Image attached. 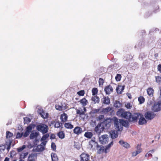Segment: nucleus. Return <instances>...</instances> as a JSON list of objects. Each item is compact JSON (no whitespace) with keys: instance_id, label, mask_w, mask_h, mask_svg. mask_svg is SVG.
Returning <instances> with one entry per match:
<instances>
[{"instance_id":"nucleus-63","label":"nucleus","mask_w":161,"mask_h":161,"mask_svg":"<svg viewBox=\"0 0 161 161\" xmlns=\"http://www.w3.org/2000/svg\"><path fill=\"white\" fill-rule=\"evenodd\" d=\"M9 159L8 157H6L4 160V161H9Z\"/></svg>"},{"instance_id":"nucleus-50","label":"nucleus","mask_w":161,"mask_h":161,"mask_svg":"<svg viewBox=\"0 0 161 161\" xmlns=\"http://www.w3.org/2000/svg\"><path fill=\"white\" fill-rule=\"evenodd\" d=\"M98 82L99 85H103L104 83V80L102 78H99Z\"/></svg>"},{"instance_id":"nucleus-28","label":"nucleus","mask_w":161,"mask_h":161,"mask_svg":"<svg viewBox=\"0 0 161 161\" xmlns=\"http://www.w3.org/2000/svg\"><path fill=\"white\" fill-rule=\"evenodd\" d=\"M64 127L67 129H72L74 127V126L71 123L68 122L64 124Z\"/></svg>"},{"instance_id":"nucleus-57","label":"nucleus","mask_w":161,"mask_h":161,"mask_svg":"<svg viewBox=\"0 0 161 161\" xmlns=\"http://www.w3.org/2000/svg\"><path fill=\"white\" fill-rule=\"evenodd\" d=\"M109 148H108L107 147H106V148L105 149L104 148V151L105 153H107L109 152Z\"/></svg>"},{"instance_id":"nucleus-62","label":"nucleus","mask_w":161,"mask_h":161,"mask_svg":"<svg viewBox=\"0 0 161 161\" xmlns=\"http://www.w3.org/2000/svg\"><path fill=\"white\" fill-rule=\"evenodd\" d=\"M155 151V150H154V149L152 150H151L149 151L148 152V153H153V152H154Z\"/></svg>"},{"instance_id":"nucleus-43","label":"nucleus","mask_w":161,"mask_h":161,"mask_svg":"<svg viewBox=\"0 0 161 161\" xmlns=\"http://www.w3.org/2000/svg\"><path fill=\"white\" fill-rule=\"evenodd\" d=\"M85 94V92L84 90L80 91L77 92V94L80 96H83Z\"/></svg>"},{"instance_id":"nucleus-61","label":"nucleus","mask_w":161,"mask_h":161,"mask_svg":"<svg viewBox=\"0 0 161 161\" xmlns=\"http://www.w3.org/2000/svg\"><path fill=\"white\" fill-rule=\"evenodd\" d=\"M46 142H47L46 141H43L42 143H41V144L42 145H44V146H45L46 144Z\"/></svg>"},{"instance_id":"nucleus-34","label":"nucleus","mask_w":161,"mask_h":161,"mask_svg":"<svg viewBox=\"0 0 161 161\" xmlns=\"http://www.w3.org/2000/svg\"><path fill=\"white\" fill-rule=\"evenodd\" d=\"M58 136L61 139H63L64 137V134L63 131H60L58 134Z\"/></svg>"},{"instance_id":"nucleus-21","label":"nucleus","mask_w":161,"mask_h":161,"mask_svg":"<svg viewBox=\"0 0 161 161\" xmlns=\"http://www.w3.org/2000/svg\"><path fill=\"white\" fill-rule=\"evenodd\" d=\"M103 100L102 101L103 103L107 105L110 103V99L108 97L103 96Z\"/></svg>"},{"instance_id":"nucleus-2","label":"nucleus","mask_w":161,"mask_h":161,"mask_svg":"<svg viewBox=\"0 0 161 161\" xmlns=\"http://www.w3.org/2000/svg\"><path fill=\"white\" fill-rule=\"evenodd\" d=\"M116 114L122 118L127 119L130 122H133L132 119L134 116V114L132 115L130 112L126 111L123 108L119 109L117 111Z\"/></svg>"},{"instance_id":"nucleus-12","label":"nucleus","mask_w":161,"mask_h":161,"mask_svg":"<svg viewBox=\"0 0 161 161\" xmlns=\"http://www.w3.org/2000/svg\"><path fill=\"white\" fill-rule=\"evenodd\" d=\"M119 123L120 124V126H122V128L123 129V126H124L126 128H128L129 126L130 125L129 122L123 119H119Z\"/></svg>"},{"instance_id":"nucleus-19","label":"nucleus","mask_w":161,"mask_h":161,"mask_svg":"<svg viewBox=\"0 0 161 161\" xmlns=\"http://www.w3.org/2000/svg\"><path fill=\"white\" fill-rule=\"evenodd\" d=\"M125 88L124 86H119L116 87V92L118 94H121L123 91L124 90Z\"/></svg>"},{"instance_id":"nucleus-3","label":"nucleus","mask_w":161,"mask_h":161,"mask_svg":"<svg viewBox=\"0 0 161 161\" xmlns=\"http://www.w3.org/2000/svg\"><path fill=\"white\" fill-rule=\"evenodd\" d=\"M139 119L138 124L140 125H143L147 123V120L143 117V115L142 114L139 113H134V116L133 119L132 120L133 122H136L137 120Z\"/></svg>"},{"instance_id":"nucleus-49","label":"nucleus","mask_w":161,"mask_h":161,"mask_svg":"<svg viewBox=\"0 0 161 161\" xmlns=\"http://www.w3.org/2000/svg\"><path fill=\"white\" fill-rule=\"evenodd\" d=\"M140 153V151H136V152H134L132 153V156L133 157L136 156L138 154Z\"/></svg>"},{"instance_id":"nucleus-31","label":"nucleus","mask_w":161,"mask_h":161,"mask_svg":"<svg viewBox=\"0 0 161 161\" xmlns=\"http://www.w3.org/2000/svg\"><path fill=\"white\" fill-rule=\"evenodd\" d=\"M62 126L63 124L62 123H60L58 121L56 122L54 125V127L55 128H57L61 127V128H62Z\"/></svg>"},{"instance_id":"nucleus-56","label":"nucleus","mask_w":161,"mask_h":161,"mask_svg":"<svg viewBox=\"0 0 161 161\" xmlns=\"http://www.w3.org/2000/svg\"><path fill=\"white\" fill-rule=\"evenodd\" d=\"M56 136L54 134H52L50 136V138L51 139H54L55 138Z\"/></svg>"},{"instance_id":"nucleus-29","label":"nucleus","mask_w":161,"mask_h":161,"mask_svg":"<svg viewBox=\"0 0 161 161\" xmlns=\"http://www.w3.org/2000/svg\"><path fill=\"white\" fill-rule=\"evenodd\" d=\"M93 136V134L92 132H86L84 134V136L86 138L90 139Z\"/></svg>"},{"instance_id":"nucleus-20","label":"nucleus","mask_w":161,"mask_h":161,"mask_svg":"<svg viewBox=\"0 0 161 161\" xmlns=\"http://www.w3.org/2000/svg\"><path fill=\"white\" fill-rule=\"evenodd\" d=\"M97 153L101 154L103 153L104 150V147L102 145L97 146Z\"/></svg>"},{"instance_id":"nucleus-1","label":"nucleus","mask_w":161,"mask_h":161,"mask_svg":"<svg viewBox=\"0 0 161 161\" xmlns=\"http://www.w3.org/2000/svg\"><path fill=\"white\" fill-rule=\"evenodd\" d=\"M111 120L110 118H107L103 122L98 124L95 128V131L97 133L100 134L104 130L108 129L111 126Z\"/></svg>"},{"instance_id":"nucleus-17","label":"nucleus","mask_w":161,"mask_h":161,"mask_svg":"<svg viewBox=\"0 0 161 161\" xmlns=\"http://www.w3.org/2000/svg\"><path fill=\"white\" fill-rule=\"evenodd\" d=\"M68 119V116L67 114L64 113L61 115L60 119L61 121L63 123H64L67 121Z\"/></svg>"},{"instance_id":"nucleus-16","label":"nucleus","mask_w":161,"mask_h":161,"mask_svg":"<svg viewBox=\"0 0 161 161\" xmlns=\"http://www.w3.org/2000/svg\"><path fill=\"white\" fill-rule=\"evenodd\" d=\"M119 144L123 147L126 148L130 147V144L127 142H124L123 140H120L119 141Z\"/></svg>"},{"instance_id":"nucleus-39","label":"nucleus","mask_w":161,"mask_h":161,"mask_svg":"<svg viewBox=\"0 0 161 161\" xmlns=\"http://www.w3.org/2000/svg\"><path fill=\"white\" fill-rule=\"evenodd\" d=\"M98 92V90L97 88H93L92 90V93L93 96H95Z\"/></svg>"},{"instance_id":"nucleus-53","label":"nucleus","mask_w":161,"mask_h":161,"mask_svg":"<svg viewBox=\"0 0 161 161\" xmlns=\"http://www.w3.org/2000/svg\"><path fill=\"white\" fill-rule=\"evenodd\" d=\"M125 107L127 108H130L131 107V106L130 105V103H127L125 105Z\"/></svg>"},{"instance_id":"nucleus-59","label":"nucleus","mask_w":161,"mask_h":161,"mask_svg":"<svg viewBox=\"0 0 161 161\" xmlns=\"http://www.w3.org/2000/svg\"><path fill=\"white\" fill-rule=\"evenodd\" d=\"M99 110H100L99 109H94L93 110V113H97L99 111Z\"/></svg>"},{"instance_id":"nucleus-47","label":"nucleus","mask_w":161,"mask_h":161,"mask_svg":"<svg viewBox=\"0 0 161 161\" xmlns=\"http://www.w3.org/2000/svg\"><path fill=\"white\" fill-rule=\"evenodd\" d=\"M76 113L77 114H79L80 116L83 115L85 114L84 112H81V111L79 110H77Z\"/></svg>"},{"instance_id":"nucleus-44","label":"nucleus","mask_w":161,"mask_h":161,"mask_svg":"<svg viewBox=\"0 0 161 161\" xmlns=\"http://www.w3.org/2000/svg\"><path fill=\"white\" fill-rule=\"evenodd\" d=\"M55 108L57 110L61 111L62 110V106H60L59 105H56L55 106Z\"/></svg>"},{"instance_id":"nucleus-5","label":"nucleus","mask_w":161,"mask_h":161,"mask_svg":"<svg viewBox=\"0 0 161 161\" xmlns=\"http://www.w3.org/2000/svg\"><path fill=\"white\" fill-rule=\"evenodd\" d=\"M113 120L116 130L117 131H122V126H120V124L119 123V121L118 119L116 117H114L113 118Z\"/></svg>"},{"instance_id":"nucleus-22","label":"nucleus","mask_w":161,"mask_h":161,"mask_svg":"<svg viewBox=\"0 0 161 161\" xmlns=\"http://www.w3.org/2000/svg\"><path fill=\"white\" fill-rule=\"evenodd\" d=\"M38 134V132L34 131H33L30 134V139H32L36 138Z\"/></svg>"},{"instance_id":"nucleus-54","label":"nucleus","mask_w":161,"mask_h":161,"mask_svg":"<svg viewBox=\"0 0 161 161\" xmlns=\"http://www.w3.org/2000/svg\"><path fill=\"white\" fill-rule=\"evenodd\" d=\"M104 117V116L103 115H100L98 117V119L99 120H100L103 119Z\"/></svg>"},{"instance_id":"nucleus-45","label":"nucleus","mask_w":161,"mask_h":161,"mask_svg":"<svg viewBox=\"0 0 161 161\" xmlns=\"http://www.w3.org/2000/svg\"><path fill=\"white\" fill-rule=\"evenodd\" d=\"M51 147L53 151H54L56 150V145L55 143L53 142L52 143Z\"/></svg>"},{"instance_id":"nucleus-13","label":"nucleus","mask_w":161,"mask_h":161,"mask_svg":"<svg viewBox=\"0 0 161 161\" xmlns=\"http://www.w3.org/2000/svg\"><path fill=\"white\" fill-rule=\"evenodd\" d=\"M81 161H88L89 156L87 154L83 153L80 156Z\"/></svg>"},{"instance_id":"nucleus-8","label":"nucleus","mask_w":161,"mask_h":161,"mask_svg":"<svg viewBox=\"0 0 161 161\" xmlns=\"http://www.w3.org/2000/svg\"><path fill=\"white\" fill-rule=\"evenodd\" d=\"M152 110L154 112H157L161 110V103L158 102L155 103L152 106Z\"/></svg>"},{"instance_id":"nucleus-27","label":"nucleus","mask_w":161,"mask_h":161,"mask_svg":"<svg viewBox=\"0 0 161 161\" xmlns=\"http://www.w3.org/2000/svg\"><path fill=\"white\" fill-rule=\"evenodd\" d=\"M51 157L52 161H57L58 160L57 154L55 153H52L51 154Z\"/></svg>"},{"instance_id":"nucleus-15","label":"nucleus","mask_w":161,"mask_h":161,"mask_svg":"<svg viewBox=\"0 0 161 161\" xmlns=\"http://www.w3.org/2000/svg\"><path fill=\"white\" fill-rule=\"evenodd\" d=\"M38 112L43 118H47L48 117V114L46 113V114H45V112L43 109H39Z\"/></svg>"},{"instance_id":"nucleus-40","label":"nucleus","mask_w":161,"mask_h":161,"mask_svg":"<svg viewBox=\"0 0 161 161\" xmlns=\"http://www.w3.org/2000/svg\"><path fill=\"white\" fill-rule=\"evenodd\" d=\"M49 136V135L48 134H46L44 135L41 139V141L46 140Z\"/></svg>"},{"instance_id":"nucleus-9","label":"nucleus","mask_w":161,"mask_h":161,"mask_svg":"<svg viewBox=\"0 0 161 161\" xmlns=\"http://www.w3.org/2000/svg\"><path fill=\"white\" fill-rule=\"evenodd\" d=\"M99 141L101 143L103 144H106L108 142V137L107 135H102L99 138Z\"/></svg>"},{"instance_id":"nucleus-10","label":"nucleus","mask_w":161,"mask_h":161,"mask_svg":"<svg viewBox=\"0 0 161 161\" xmlns=\"http://www.w3.org/2000/svg\"><path fill=\"white\" fill-rule=\"evenodd\" d=\"M118 131L117 130H113L110 131L109 132V135L112 139H114L118 137Z\"/></svg>"},{"instance_id":"nucleus-36","label":"nucleus","mask_w":161,"mask_h":161,"mask_svg":"<svg viewBox=\"0 0 161 161\" xmlns=\"http://www.w3.org/2000/svg\"><path fill=\"white\" fill-rule=\"evenodd\" d=\"M26 147V146L25 145H23L21 147H20L17 148V151L19 153L20 152L23 151Z\"/></svg>"},{"instance_id":"nucleus-26","label":"nucleus","mask_w":161,"mask_h":161,"mask_svg":"<svg viewBox=\"0 0 161 161\" xmlns=\"http://www.w3.org/2000/svg\"><path fill=\"white\" fill-rule=\"evenodd\" d=\"M36 158V154H31L29 155L28 158V160H34L35 161Z\"/></svg>"},{"instance_id":"nucleus-23","label":"nucleus","mask_w":161,"mask_h":161,"mask_svg":"<svg viewBox=\"0 0 161 161\" xmlns=\"http://www.w3.org/2000/svg\"><path fill=\"white\" fill-rule=\"evenodd\" d=\"M92 100L94 104L98 103L99 102L100 98L98 96H95L92 97Z\"/></svg>"},{"instance_id":"nucleus-33","label":"nucleus","mask_w":161,"mask_h":161,"mask_svg":"<svg viewBox=\"0 0 161 161\" xmlns=\"http://www.w3.org/2000/svg\"><path fill=\"white\" fill-rule=\"evenodd\" d=\"M153 90L152 88H149L147 89V92L149 96L153 95Z\"/></svg>"},{"instance_id":"nucleus-58","label":"nucleus","mask_w":161,"mask_h":161,"mask_svg":"<svg viewBox=\"0 0 161 161\" xmlns=\"http://www.w3.org/2000/svg\"><path fill=\"white\" fill-rule=\"evenodd\" d=\"M113 144V142H112L109 144L108 145H107L106 147L108 148H109Z\"/></svg>"},{"instance_id":"nucleus-51","label":"nucleus","mask_w":161,"mask_h":161,"mask_svg":"<svg viewBox=\"0 0 161 161\" xmlns=\"http://www.w3.org/2000/svg\"><path fill=\"white\" fill-rule=\"evenodd\" d=\"M6 148V146L5 145H2L0 146V150L1 151H4Z\"/></svg>"},{"instance_id":"nucleus-52","label":"nucleus","mask_w":161,"mask_h":161,"mask_svg":"<svg viewBox=\"0 0 161 161\" xmlns=\"http://www.w3.org/2000/svg\"><path fill=\"white\" fill-rule=\"evenodd\" d=\"M137 150L136 151H140V153L142 151V149L141 147V145H138L136 147Z\"/></svg>"},{"instance_id":"nucleus-46","label":"nucleus","mask_w":161,"mask_h":161,"mask_svg":"<svg viewBox=\"0 0 161 161\" xmlns=\"http://www.w3.org/2000/svg\"><path fill=\"white\" fill-rule=\"evenodd\" d=\"M121 75H120L117 74L115 77V79L117 81H119L120 80Z\"/></svg>"},{"instance_id":"nucleus-24","label":"nucleus","mask_w":161,"mask_h":161,"mask_svg":"<svg viewBox=\"0 0 161 161\" xmlns=\"http://www.w3.org/2000/svg\"><path fill=\"white\" fill-rule=\"evenodd\" d=\"M80 103H81L83 106H86L88 103V102L87 100L85 98H83L80 101Z\"/></svg>"},{"instance_id":"nucleus-7","label":"nucleus","mask_w":161,"mask_h":161,"mask_svg":"<svg viewBox=\"0 0 161 161\" xmlns=\"http://www.w3.org/2000/svg\"><path fill=\"white\" fill-rule=\"evenodd\" d=\"M156 116V114L151 111L146 112L144 114L145 118L147 120H151L153 119Z\"/></svg>"},{"instance_id":"nucleus-48","label":"nucleus","mask_w":161,"mask_h":161,"mask_svg":"<svg viewBox=\"0 0 161 161\" xmlns=\"http://www.w3.org/2000/svg\"><path fill=\"white\" fill-rule=\"evenodd\" d=\"M156 80L157 82L159 83L161 81V77L159 76H156Z\"/></svg>"},{"instance_id":"nucleus-18","label":"nucleus","mask_w":161,"mask_h":161,"mask_svg":"<svg viewBox=\"0 0 161 161\" xmlns=\"http://www.w3.org/2000/svg\"><path fill=\"white\" fill-rule=\"evenodd\" d=\"M112 110V111H113L112 108L109 107L105 108H103L101 113L103 114H106Z\"/></svg>"},{"instance_id":"nucleus-37","label":"nucleus","mask_w":161,"mask_h":161,"mask_svg":"<svg viewBox=\"0 0 161 161\" xmlns=\"http://www.w3.org/2000/svg\"><path fill=\"white\" fill-rule=\"evenodd\" d=\"M24 123L25 124H27L31 122V119L27 117H26L24 118Z\"/></svg>"},{"instance_id":"nucleus-41","label":"nucleus","mask_w":161,"mask_h":161,"mask_svg":"<svg viewBox=\"0 0 161 161\" xmlns=\"http://www.w3.org/2000/svg\"><path fill=\"white\" fill-rule=\"evenodd\" d=\"M95 138H92L89 142V145H91V148L93 147L92 144L95 143Z\"/></svg>"},{"instance_id":"nucleus-60","label":"nucleus","mask_w":161,"mask_h":161,"mask_svg":"<svg viewBox=\"0 0 161 161\" xmlns=\"http://www.w3.org/2000/svg\"><path fill=\"white\" fill-rule=\"evenodd\" d=\"M158 70L161 73V65H159L158 66Z\"/></svg>"},{"instance_id":"nucleus-42","label":"nucleus","mask_w":161,"mask_h":161,"mask_svg":"<svg viewBox=\"0 0 161 161\" xmlns=\"http://www.w3.org/2000/svg\"><path fill=\"white\" fill-rule=\"evenodd\" d=\"M23 136V133H20L18 132L17 134L16 138H20Z\"/></svg>"},{"instance_id":"nucleus-30","label":"nucleus","mask_w":161,"mask_h":161,"mask_svg":"<svg viewBox=\"0 0 161 161\" xmlns=\"http://www.w3.org/2000/svg\"><path fill=\"white\" fill-rule=\"evenodd\" d=\"M114 106L115 108H120L122 107V104L119 101H116L114 103Z\"/></svg>"},{"instance_id":"nucleus-11","label":"nucleus","mask_w":161,"mask_h":161,"mask_svg":"<svg viewBox=\"0 0 161 161\" xmlns=\"http://www.w3.org/2000/svg\"><path fill=\"white\" fill-rule=\"evenodd\" d=\"M104 90L106 94L109 95L113 92V89L112 86L109 85L105 87Z\"/></svg>"},{"instance_id":"nucleus-25","label":"nucleus","mask_w":161,"mask_h":161,"mask_svg":"<svg viewBox=\"0 0 161 161\" xmlns=\"http://www.w3.org/2000/svg\"><path fill=\"white\" fill-rule=\"evenodd\" d=\"M44 147L42 145L40 144L38 145L36 149V151L37 152H42L44 150Z\"/></svg>"},{"instance_id":"nucleus-6","label":"nucleus","mask_w":161,"mask_h":161,"mask_svg":"<svg viewBox=\"0 0 161 161\" xmlns=\"http://www.w3.org/2000/svg\"><path fill=\"white\" fill-rule=\"evenodd\" d=\"M35 125L33 124H31L28 126L26 128V130L25 131L23 136L25 137H27L30 134L33 128H34L35 127Z\"/></svg>"},{"instance_id":"nucleus-35","label":"nucleus","mask_w":161,"mask_h":161,"mask_svg":"<svg viewBox=\"0 0 161 161\" xmlns=\"http://www.w3.org/2000/svg\"><path fill=\"white\" fill-rule=\"evenodd\" d=\"M145 98L142 96H140L138 98V100L140 104L143 103L145 101Z\"/></svg>"},{"instance_id":"nucleus-38","label":"nucleus","mask_w":161,"mask_h":161,"mask_svg":"<svg viewBox=\"0 0 161 161\" xmlns=\"http://www.w3.org/2000/svg\"><path fill=\"white\" fill-rule=\"evenodd\" d=\"M13 133L9 131H7L6 132V137L7 138H9L12 136H13Z\"/></svg>"},{"instance_id":"nucleus-55","label":"nucleus","mask_w":161,"mask_h":161,"mask_svg":"<svg viewBox=\"0 0 161 161\" xmlns=\"http://www.w3.org/2000/svg\"><path fill=\"white\" fill-rule=\"evenodd\" d=\"M145 157H150V156H151L152 157V154H151V153H147L146 155H145Z\"/></svg>"},{"instance_id":"nucleus-4","label":"nucleus","mask_w":161,"mask_h":161,"mask_svg":"<svg viewBox=\"0 0 161 161\" xmlns=\"http://www.w3.org/2000/svg\"><path fill=\"white\" fill-rule=\"evenodd\" d=\"M36 129L38 131L42 132L43 134L47 133L48 130V126L43 124H41L37 125Z\"/></svg>"},{"instance_id":"nucleus-32","label":"nucleus","mask_w":161,"mask_h":161,"mask_svg":"<svg viewBox=\"0 0 161 161\" xmlns=\"http://www.w3.org/2000/svg\"><path fill=\"white\" fill-rule=\"evenodd\" d=\"M11 143H12V141L10 140H9L8 142H6V145L7 146V150L8 152L9 151L10 149V148Z\"/></svg>"},{"instance_id":"nucleus-14","label":"nucleus","mask_w":161,"mask_h":161,"mask_svg":"<svg viewBox=\"0 0 161 161\" xmlns=\"http://www.w3.org/2000/svg\"><path fill=\"white\" fill-rule=\"evenodd\" d=\"M73 132L75 134L79 135L83 132V130L80 127L77 126L74 129Z\"/></svg>"},{"instance_id":"nucleus-64","label":"nucleus","mask_w":161,"mask_h":161,"mask_svg":"<svg viewBox=\"0 0 161 161\" xmlns=\"http://www.w3.org/2000/svg\"><path fill=\"white\" fill-rule=\"evenodd\" d=\"M28 155V153H24V156L25 157Z\"/></svg>"}]
</instances>
